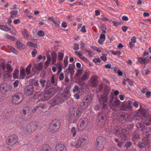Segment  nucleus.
I'll return each mask as SVG.
<instances>
[{
  "label": "nucleus",
  "mask_w": 151,
  "mask_h": 151,
  "mask_svg": "<svg viewBox=\"0 0 151 151\" xmlns=\"http://www.w3.org/2000/svg\"><path fill=\"white\" fill-rule=\"evenodd\" d=\"M61 125L60 121L55 119L52 121L49 124V129L52 132H55L58 130Z\"/></svg>",
  "instance_id": "nucleus-1"
},
{
  "label": "nucleus",
  "mask_w": 151,
  "mask_h": 151,
  "mask_svg": "<svg viewBox=\"0 0 151 151\" xmlns=\"http://www.w3.org/2000/svg\"><path fill=\"white\" fill-rule=\"evenodd\" d=\"M105 138L102 136L98 137L96 142V148L99 151H102L104 148L106 142Z\"/></svg>",
  "instance_id": "nucleus-2"
},
{
  "label": "nucleus",
  "mask_w": 151,
  "mask_h": 151,
  "mask_svg": "<svg viewBox=\"0 0 151 151\" xmlns=\"http://www.w3.org/2000/svg\"><path fill=\"white\" fill-rule=\"evenodd\" d=\"M24 95L23 93H17L12 96V103L15 105L19 104L22 101Z\"/></svg>",
  "instance_id": "nucleus-3"
},
{
  "label": "nucleus",
  "mask_w": 151,
  "mask_h": 151,
  "mask_svg": "<svg viewBox=\"0 0 151 151\" xmlns=\"http://www.w3.org/2000/svg\"><path fill=\"white\" fill-rule=\"evenodd\" d=\"M18 140L17 135H11L8 137L6 140V143L8 145L13 146L18 142Z\"/></svg>",
  "instance_id": "nucleus-4"
},
{
  "label": "nucleus",
  "mask_w": 151,
  "mask_h": 151,
  "mask_svg": "<svg viewBox=\"0 0 151 151\" xmlns=\"http://www.w3.org/2000/svg\"><path fill=\"white\" fill-rule=\"evenodd\" d=\"M38 127L37 122L35 121L33 122L28 124L27 127L26 131L28 133H31L36 129Z\"/></svg>",
  "instance_id": "nucleus-5"
},
{
  "label": "nucleus",
  "mask_w": 151,
  "mask_h": 151,
  "mask_svg": "<svg viewBox=\"0 0 151 151\" xmlns=\"http://www.w3.org/2000/svg\"><path fill=\"white\" fill-rule=\"evenodd\" d=\"M62 96V95H60L59 96H56L50 101L49 103L53 106L62 104L64 101V100Z\"/></svg>",
  "instance_id": "nucleus-6"
},
{
  "label": "nucleus",
  "mask_w": 151,
  "mask_h": 151,
  "mask_svg": "<svg viewBox=\"0 0 151 151\" xmlns=\"http://www.w3.org/2000/svg\"><path fill=\"white\" fill-rule=\"evenodd\" d=\"M89 124V121L86 119H80L78 125L79 130L81 131L86 128Z\"/></svg>",
  "instance_id": "nucleus-7"
},
{
  "label": "nucleus",
  "mask_w": 151,
  "mask_h": 151,
  "mask_svg": "<svg viewBox=\"0 0 151 151\" xmlns=\"http://www.w3.org/2000/svg\"><path fill=\"white\" fill-rule=\"evenodd\" d=\"M29 108L28 107L24 108L22 112L23 114V119L24 121H27L30 118L32 117V115L29 112Z\"/></svg>",
  "instance_id": "nucleus-8"
},
{
  "label": "nucleus",
  "mask_w": 151,
  "mask_h": 151,
  "mask_svg": "<svg viewBox=\"0 0 151 151\" xmlns=\"http://www.w3.org/2000/svg\"><path fill=\"white\" fill-rule=\"evenodd\" d=\"M98 77L94 76L91 77L88 81L87 85L90 87H96L98 83Z\"/></svg>",
  "instance_id": "nucleus-9"
},
{
  "label": "nucleus",
  "mask_w": 151,
  "mask_h": 151,
  "mask_svg": "<svg viewBox=\"0 0 151 151\" xmlns=\"http://www.w3.org/2000/svg\"><path fill=\"white\" fill-rule=\"evenodd\" d=\"M75 109L70 108V111L67 116V119L68 121L70 122L75 115Z\"/></svg>",
  "instance_id": "nucleus-10"
},
{
  "label": "nucleus",
  "mask_w": 151,
  "mask_h": 151,
  "mask_svg": "<svg viewBox=\"0 0 151 151\" xmlns=\"http://www.w3.org/2000/svg\"><path fill=\"white\" fill-rule=\"evenodd\" d=\"M117 136L119 137L121 140H124L127 139V137L128 135L126 133L123 132L122 131V132H120L118 130H116Z\"/></svg>",
  "instance_id": "nucleus-11"
},
{
  "label": "nucleus",
  "mask_w": 151,
  "mask_h": 151,
  "mask_svg": "<svg viewBox=\"0 0 151 151\" xmlns=\"http://www.w3.org/2000/svg\"><path fill=\"white\" fill-rule=\"evenodd\" d=\"M98 118L99 122H100L101 125L103 126L104 124L106 119V115L103 113H100L98 115Z\"/></svg>",
  "instance_id": "nucleus-12"
},
{
  "label": "nucleus",
  "mask_w": 151,
  "mask_h": 151,
  "mask_svg": "<svg viewBox=\"0 0 151 151\" xmlns=\"http://www.w3.org/2000/svg\"><path fill=\"white\" fill-rule=\"evenodd\" d=\"M142 142L139 145V147L148 148L150 143V140L147 138H145L142 139Z\"/></svg>",
  "instance_id": "nucleus-13"
},
{
  "label": "nucleus",
  "mask_w": 151,
  "mask_h": 151,
  "mask_svg": "<svg viewBox=\"0 0 151 151\" xmlns=\"http://www.w3.org/2000/svg\"><path fill=\"white\" fill-rule=\"evenodd\" d=\"M109 105L110 107L114 109V108H116L119 106L120 104V101L118 99H115V100L112 102L111 100L109 102Z\"/></svg>",
  "instance_id": "nucleus-14"
},
{
  "label": "nucleus",
  "mask_w": 151,
  "mask_h": 151,
  "mask_svg": "<svg viewBox=\"0 0 151 151\" xmlns=\"http://www.w3.org/2000/svg\"><path fill=\"white\" fill-rule=\"evenodd\" d=\"M40 85L42 88H44L46 86V87L48 88L50 86V82L47 81L46 82V80L45 78L40 79Z\"/></svg>",
  "instance_id": "nucleus-15"
},
{
  "label": "nucleus",
  "mask_w": 151,
  "mask_h": 151,
  "mask_svg": "<svg viewBox=\"0 0 151 151\" xmlns=\"http://www.w3.org/2000/svg\"><path fill=\"white\" fill-rule=\"evenodd\" d=\"M86 139L80 138L78 139V141L76 142V145L74 146V147L76 148H78L81 146V145L83 143H86Z\"/></svg>",
  "instance_id": "nucleus-16"
},
{
  "label": "nucleus",
  "mask_w": 151,
  "mask_h": 151,
  "mask_svg": "<svg viewBox=\"0 0 151 151\" xmlns=\"http://www.w3.org/2000/svg\"><path fill=\"white\" fill-rule=\"evenodd\" d=\"M56 151H66V146L62 144H58L55 147Z\"/></svg>",
  "instance_id": "nucleus-17"
},
{
  "label": "nucleus",
  "mask_w": 151,
  "mask_h": 151,
  "mask_svg": "<svg viewBox=\"0 0 151 151\" xmlns=\"http://www.w3.org/2000/svg\"><path fill=\"white\" fill-rule=\"evenodd\" d=\"M25 91L27 94H31L33 91V87L32 85L29 84L25 88Z\"/></svg>",
  "instance_id": "nucleus-18"
},
{
  "label": "nucleus",
  "mask_w": 151,
  "mask_h": 151,
  "mask_svg": "<svg viewBox=\"0 0 151 151\" xmlns=\"http://www.w3.org/2000/svg\"><path fill=\"white\" fill-rule=\"evenodd\" d=\"M138 62L141 64L144 65L148 63L150 60L149 58L146 59L144 57L138 58Z\"/></svg>",
  "instance_id": "nucleus-19"
},
{
  "label": "nucleus",
  "mask_w": 151,
  "mask_h": 151,
  "mask_svg": "<svg viewBox=\"0 0 151 151\" xmlns=\"http://www.w3.org/2000/svg\"><path fill=\"white\" fill-rule=\"evenodd\" d=\"M128 119L127 115L124 113H122L119 118V120L123 122H125Z\"/></svg>",
  "instance_id": "nucleus-20"
},
{
  "label": "nucleus",
  "mask_w": 151,
  "mask_h": 151,
  "mask_svg": "<svg viewBox=\"0 0 151 151\" xmlns=\"http://www.w3.org/2000/svg\"><path fill=\"white\" fill-rule=\"evenodd\" d=\"M16 46L19 49H24L25 48V46L19 41H17L16 43Z\"/></svg>",
  "instance_id": "nucleus-21"
},
{
  "label": "nucleus",
  "mask_w": 151,
  "mask_h": 151,
  "mask_svg": "<svg viewBox=\"0 0 151 151\" xmlns=\"http://www.w3.org/2000/svg\"><path fill=\"white\" fill-rule=\"evenodd\" d=\"M52 64H55L57 60V54L55 52H52L51 53Z\"/></svg>",
  "instance_id": "nucleus-22"
},
{
  "label": "nucleus",
  "mask_w": 151,
  "mask_h": 151,
  "mask_svg": "<svg viewBox=\"0 0 151 151\" xmlns=\"http://www.w3.org/2000/svg\"><path fill=\"white\" fill-rule=\"evenodd\" d=\"M105 35L104 34H101L100 35L99 39L98 40L99 44L101 45H103L104 42L105 40Z\"/></svg>",
  "instance_id": "nucleus-23"
},
{
  "label": "nucleus",
  "mask_w": 151,
  "mask_h": 151,
  "mask_svg": "<svg viewBox=\"0 0 151 151\" xmlns=\"http://www.w3.org/2000/svg\"><path fill=\"white\" fill-rule=\"evenodd\" d=\"M0 89L2 91L7 92L9 89L8 85L6 83L1 84L0 86Z\"/></svg>",
  "instance_id": "nucleus-24"
},
{
  "label": "nucleus",
  "mask_w": 151,
  "mask_h": 151,
  "mask_svg": "<svg viewBox=\"0 0 151 151\" xmlns=\"http://www.w3.org/2000/svg\"><path fill=\"white\" fill-rule=\"evenodd\" d=\"M54 65L57 67L58 70V72H59V73H60L62 71L63 65L61 63L60 61H58V62L57 63L54 64Z\"/></svg>",
  "instance_id": "nucleus-25"
},
{
  "label": "nucleus",
  "mask_w": 151,
  "mask_h": 151,
  "mask_svg": "<svg viewBox=\"0 0 151 151\" xmlns=\"http://www.w3.org/2000/svg\"><path fill=\"white\" fill-rule=\"evenodd\" d=\"M108 98L107 95H103L101 97L100 101L102 102L103 104L106 103L108 101Z\"/></svg>",
  "instance_id": "nucleus-26"
},
{
  "label": "nucleus",
  "mask_w": 151,
  "mask_h": 151,
  "mask_svg": "<svg viewBox=\"0 0 151 151\" xmlns=\"http://www.w3.org/2000/svg\"><path fill=\"white\" fill-rule=\"evenodd\" d=\"M54 94V92L51 93L50 94H45V95H44V97L42 98L43 100L44 101H48L52 96Z\"/></svg>",
  "instance_id": "nucleus-27"
},
{
  "label": "nucleus",
  "mask_w": 151,
  "mask_h": 151,
  "mask_svg": "<svg viewBox=\"0 0 151 151\" xmlns=\"http://www.w3.org/2000/svg\"><path fill=\"white\" fill-rule=\"evenodd\" d=\"M21 31L22 32V35L24 37L27 38H28L29 34L28 32L26 29L22 28L21 29Z\"/></svg>",
  "instance_id": "nucleus-28"
},
{
  "label": "nucleus",
  "mask_w": 151,
  "mask_h": 151,
  "mask_svg": "<svg viewBox=\"0 0 151 151\" xmlns=\"http://www.w3.org/2000/svg\"><path fill=\"white\" fill-rule=\"evenodd\" d=\"M27 75L25 70L22 67L20 68V77L21 78L24 79Z\"/></svg>",
  "instance_id": "nucleus-29"
},
{
  "label": "nucleus",
  "mask_w": 151,
  "mask_h": 151,
  "mask_svg": "<svg viewBox=\"0 0 151 151\" xmlns=\"http://www.w3.org/2000/svg\"><path fill=\"white\" fill-rule=\"evenodd\" d=\"M83 109L81 106H79L78 107V109L76 111V116H77L80 117L81 115Z\"/></svg>",
  "instance_id": "nucleus-30"
},
{
  "label": "nucleus",
  "mask_w": 151,
  "mask_h": 151,
  "mask_svg": "<svg viewBox=\"0 0 151 151\" xmlns=\"http://www.w3.org/2000/svg\"><path fill=\"white\" fill-rule=\"evenodd\" d=\"M0 29L6 32H8L10 30V28L7 26L2 24H0Z\"/></svg>",
  "instance_id": "nucleus-31"
},
{
  "label": "nucleus",
  "mask_w": 151,
  "mask_h": 151,
  "mask_svg": "<svg viewBox=\"0 0 151 151\" xmlns=\"http://www.w3.org/2000/svg\"><path fill=\"white\" fill-rule=\"evenodd\" d=\"M42 151H51V148L48 145H44L42 147Z\"/></svg>",
  "instance_id": "nucleus-32"
},
{
  "label": "nucleus",
  "mask_w": 151,
  "mask_h": 151,
  "mask_svg": "<svg viewBox=\"0 0 151 151\" xmlns=\"http://www.w3.org/2000/svg\"><path fill=\"white\" fill-rule=\"evenodd\" d=\"M18 14V11L17 10H12L10 12V17L13 18L16 17Z\"/></svg>",
  "instance_id": "nucleus-33"
},
{
  "label": "nucleus",
  "mask_w": 151,
  "mask_h": 151,
  "mask_svg": "<svg viewBox=\"0 0 151 151\" xmlns=\"http://www.w3.org/2000/svg\"><path fill=\"white\" fill-rule=\"evenodd\" d=\"M19 70H15L13 73V78L14 79H18L19 78Z\"/></svg>",
  "instance_id": "nucleus-34"
},
{
  "label": "nucleus",
  "mask_w": 151,
  "mask_h": 151,
  "mask_svg": "<svg viewBox=\"0 0 151 151\" xmlns=\"http://www.w3.org/2000/svg\"><path fill=\"white\" fill-rule=\"evenodd\" d=\"M32 66L31 65H29L26 68L25 70L26 73L27 75H29L31 73V69Z\"/></svg>",
  "instance_id": "nucleus-35"
},
{
  "label": "nucleus",
  "mask_w": 151,
  "mask_h": 151,
  "mask_svg": "<svg viewBox=\"0 0 151 151\" xmlns=\"http://www.w3.org/2000/svg\"><path fill=\"white\" fill-rule=\"evenodd\" d=\"M43 63H39L35 65V67L37 70H41L42 69L43 66Z\"/></svg>",
  "instance_id": "nucleus-36"
},
{
  "label": "nucleus",
  "mask_w": 151,
  "mask_h": 151,
  "mask_svg": "<svg viewBox=\"0 0 151 151\" xmlns=\"http://www.w3.org/2000/svg\"><path fill=\"white\" fill-rule=\"evenodd\" d=\"M75 54L78 55L80 58L81 59L82 58H83L84 57L83 56V52L81 51L80 50L78 51H76L75 52Z\"/></svg>",
  "instance_id": "nucleus-37"
},
{
  "label": "nucleus",
  "mask_w": 151,
  "mask_h": 151,
  "mask_svg": "<svg viewBox=\"0 0 151 151\" xmlns=\"http://www.w3.org/2000/svg\"><path fill=\"white\" fill-rule=\"evenodd\" d=\"M64 56V54L63 53L61 52H59L58 53V61H59V60H62Z\"/></svg>",
  "instance_id": "nucleus-38"
},
{
  "label": "nucleus",
  "mask_w": 151,
  "mask_h": 151,
  "mask_svg": "<svg viewBox=\"0 0 151 151\" xmlns=\"http://www.w3.org/2000/svg\"><path fill=\"white\" fill-rule=\"evenodd\" d=\"M68 56H66L64 58L63 62L64 64V66L65 68H66L68 65Z\"/></svg>",
  "instance_id": "nucleus-39"
},
{
  "label": "nucleus",
  "mask_w": 151,
  "mask_h": 151,
  "mask_svg": "<svg viewBox=\"0 0 151 151\" xmlns=\"http://www.w3.org/2000/svg\"><path fill=\"white\" fill-rule=\"evenodd\" d=\"M30 81L33 85L37 87H39V84L37 81L35 80H30Z\"/></svg>",
  "instance_id": "nucleus-40"
},
{
  "label": "nucleus",
  "mask_w": 151,
  "mask_h": 151,
  "mask_svg": "<svg viewBox=\"0 0 151 151\" xmlns=\"http://www.w3.org/2000/svg\"><path fill=\"white\" fill-rule=\"evenodd\" d=\"M70 132L72 135V136L75 137L76 135V128L74 127H72L71 129Z\"/></svg>",
  "instance_id": "nucleus-41"
},
{
  "label": "nucleus",
  "mask_w": 151,
  "mask_h": 151,
  "mask_svg": "<svg viewBox=\"0 0 151 151\" xmlns=\"http://www.w3.org/2000/svg\"><path fill=\"white\" fill-rule=\"evenodd\" d=\"M38 25L39 27H44L48 26L47 25L41 21L39 22L38 23Z\"/></svg>",
  "instance_id": "nucleus-42"
},
{
  "label": "nucleus",
  "mask_w": 151,
  "mask_h": 151,
  "mask_svg": "<svg viewBox=\"0 0 151 151\" xmlns=\"http://www.w3.org/2000/svg\"><path fill=\"white\" fill-rule=\"evenodd\" d=\"M74 65L72 64H69V65L68 69L70 71V74H72L73 73H74L73 68Z\"/></svg>",
  "instance_id": "nucleus-43"
},
{
  "label": "nucleus",
  "mask_w": 151,
  "mask_h": 151,
  "mask_svg": "<svg viewBox=\"0 0 151 151\" xmlns=\"http://www.w3.org/2000/svg\"><path fill=\"white\" fill-rule=\"evenodd\" d=\"M7 47L8 48L11 50L13 52L16 53L17 52V50L14 47L10 45H7Z\"/></svg>",
  "instance_id": "nucleus-44"
},
{
  "label": "nucleus",
  "mask_w": 151,
  "mask_h": 151,
  "mask_svg": "<svg viewBox=\"0 0 151 151\" xmlns=\"http://www.w3.org/2000/svg\"><path fill=\"white\" fill-rule=\"evenodd\" d=\"M73 49L75 50H78L79 49V45L78 43H74Z\"/></svg>",
  "instance_id": "nucleus-45"
},
{
  "label": "nucleus",
  "mask_w": 151,
  "mask_h": 151,
  "mask_svg": "<svg viewBox=\"0 0 151 151\" xmlns=\"http://www.w3.org/2000/svg\"><path fill=\"white\" fill-rule=\"evenodd\" d=\"M6 69L8 72H11L13 71V70L11 67V65L9 64L6 65Z\"/></svg>",
  "instance_id": "nucleus-46"
},
{
  "label": "nucleus",
  "mask_w": 151,
  "mask_h": 151,
  "mask_svg": "<svg viewBox=\"0 0 151 151\" xmlns=\"http://www.w3.org/2000/svg\"><path fill=\"white\" fill-rule=\"evenodd\" d=\"M138 111V113H139L140 115H145L146 114V110L144 109H139Z\"/></svg>",
  "instance_id": "nucleus-47"
},
{
  "label": "nucleus",
  "mask_w": 151,
  "mask_h": 151,
  "mask_svg": "<svg viewBox=\"0 0 151 151\" xmlns=\"http://www.w3.org/2000/svg\"><path fill=\"white\" fill-rule=\"evenodd\" d=\"M4 37L6 38L10 39L14 41V38L13 36L8 34L5 35H4Z\"/></svg>",
  "instance_id": "nucleus-48"
},
{
  "label": "nucleus",
  "mask_w": 151,
  "mask_h": 151,
  "mask_svg": "<svg viewBox=\"0 0 151 151\" xmlns=\"http://www.w3.org/2000/svg\"><path fill=\"white\" fill-rule=\"evenodd\" d=\"M27 45L29 47H33L35 48L37 47L36 44H34L33 42H28L27 43Z\"/></svg>",
  "instance_id": "nucleus-49"
},
{
  "label": "nucleus",
  "mask_w": 151,
  "mask_h": 151,
  "mask_svg": "<svg viewBox=\"0 0 151 151\" xmlns=\"http://www.w3.org/2000/svg\"><path fill=\"white\" fill-rule=\"evenodd\" d=\"M51 81L52 84V85H53L54 86H56L57 83L55 81V77L54 76H52Z\"/></svg>",
  "instance_id": "nucleus-50"
},
{
  "label": "nucleus",
  "mask_w": 151,
  "mask_h": 151,
  "mask_svg": "<svg viewBox=\"0 0 151 151\" xmlns=\"http://www.w3.org/2000/svg\"><path fill=\"white\" fill-rule=\"evenodd\" d=\"M45 32L44 31L42 30L39 31L37 32V34L39 36L42 37L43 36L45 35Z\"/></svg>",
  "instance_id": "nucleus-51"
},
{
  "label": "nucleus",
  "mask_w": 151,
  "mask_h": 151,
  "mask_svg": "<svg viewBox=\"0 0 151 151\" xmlns=\"http://www.w3.org/2000/svg\"><path fill=\"white\" fill-rule=\"evenodd\" d=\"M93 61L95 63H100L101 60L99 58H95L93 60Z\"/></svg>",
  "instance_id": "nucleus-52"
},
{
  "label": "nucleus",
  "mask_w": 151,
  "mask_h": 151,
  "mask_svg": "<svg viewBox=\"0 0 151 151\" xmlns=\"http://www.w3.org/2000/svg\"><path fill=\"white\" fill-rule=\"evenodd\" d=\"M102 56L101 57V58L102 60H103L104 61H106L107 60V58L106 57V55H107L104 53H102Z\"/></svg>",
  "instance_id": "nucleus-53"
},
{
  "label": "nucleus",
  "mask_w": 151,
  "mask_h": 151,
  "mask_svg": "<svg viewBox=\"0 0 151 151\" xmlns=\"http://www.w3.org/2000/svg\"><path fill=\"white\" fill-rule=\"evenodd\" d=\"M88 76V74L87 73H85L83 74L81 77V79L82 80L84 81L87 78Z\"/></svg>",
  "instance_id": "nucleus-54"
},
{
  "label": "nucleus",
  "mask_w": 151,
  "mask_h": 151,
  "mask_svg": "<svg viewBox=\"0 0 151 151\" xmlns=\"http://www.w3.org/2000/svg\"><path fill=\"white\" fill-rule=\"evenodd\" d=\"M37 51L35 49H34L32 52V54L33 57H35L36 56V54L37 53Z\"/></svg>",
  "instance_id": "nucleus-55"
},
{
  "label": "nucleus",
  "mask_w": 151,
  "mask_h": 151,
  "mask_svg": "<svg viewBox=\"0 0 151 151\" xmlns=\"http://www.w3.org/2000/svg\"><path fill=\"white\" fill-rule=\"evenodd\" d=\"M79 88L77 85H75L74 86V88L73 89V91L74 92H77L79 91Z\"/></svg>",
  "instance_id": "nucleus-56"
},
{
  "label": "nucleus",
  "mask_w": 151,
  "mask_h": 151,
  "mask_svg": "<svg viewBox=\"0 0 151 151\" xmlns=\"http://www.w3.org/2000/svg\"><path fill=\"white\" fill-rule=\"evenodd\" d=\"M64 78V74L63 73H61L59 75V78L60 81L63 80Z\"/></svg>",
  "instance_id": "nucleus-57"
},
{
  "label": "nucleus",
  "mask_w": 151,
  "mask_h": 151,
  "mask_svg": "<svg viewBox=\"0 0 151 151\" xmlns=\"http://www.w3.org/2000/svg\"><path fill=\"white\" fill-rule=\"evenodd\" d=\"M132 145V143L131 142H126L125 146L127 147V148H128L129 147H130Z\"/></svg>",
  "instance_id": "nucleus-58"
},
{
  "label": "nucleus",
  "mask_w": 151,
  "mask_h": 151,
  "mask_svg": "<svg viewBox=\"0 0 151 151\" xmlns=\"http://www.w3.org/2000/svg\"><path fill=\"white\" fill-rule=\"evenodd\" d=\"M80 31L83 32L85 33L86 32V26H83L81 28Z\"/></svg>",
  "instance_id": "nucleus-59"
},
{
  "label": "nucleus",
  "mask_w": 151,
  "mask_h": 151,
  "mask_svg": "<svg viewBox=\"0 0 151 151\" xmlns=\"http://www.w3.org/2000/svg\"><path fill=\"white\" fill-rule=\"evenodd\" d=\"M128 28V27L126 26H123L122 27V29L124 32H125L127 31Z\"/></svg>",
  "instance_id": "nucleus-60"
},
{
  "label": "nucleus",
  "mask_w": 151,
  "mask_h": 151,
  "mask_svg": "<svg viewBox=\"0 0 151 151\" xmlns=\"http://www.w3.org/2000/svg\"><path fill=\"white\" fill-rule=\"evenodd\" d=\"M83 72V70H79L77 71V76H80L81 75Z\"/></svg>",
  "instance_id": "nucleus-61"
},
{
  "label": "nucleus",
  "mask_w": 151,
  "mask_h": 151,
  "mask_svg": "<svg viewBox=\"0 0 151 151\" xmlns=\"http://www.w3.org/2000/svg\"><path fill=\"white\" fill-rule=\"evenodd\" d=\"M20 22V20L19 19H14L13 21V22L15 24H17Z\"/></svg>",
  "instance_id": "nucleus-62"
},
{
  "label": "nucleus",
  "mask_w": 151,
  "mask_h": 151,
  "mask_svg": "<svg viewBox=\"0 0 151 151\" xmlns=\"http://www.w3.org/2000/svg\"><path fill=\"white\" fill-rule=\"evenodd\" d=\"M50 63V62L47 60L45 62V64H44V66L45 68H47L48 66H49V65Z\"/></svg>",
  "instance_id": "nucleus-63"
},
{
  "label": "nucleus",
  "mask_w": 151,
  "mask_h": 151,
  "mask_svg": "<svg viewBox=\"0 0 151 151\" xmlns=\"http://www.w3.org/2000/svg\"><path fill=\"white\" fill-rule=\"evenodd\" d=\"M145 95L148 98H149L151 96V92L149 91H147L145 93Z\"/></svg>",
  "instance_id": "nucleus-64"
}]
</instances>
